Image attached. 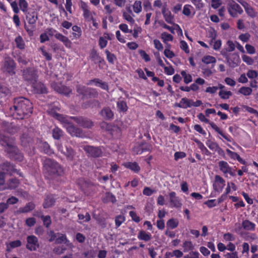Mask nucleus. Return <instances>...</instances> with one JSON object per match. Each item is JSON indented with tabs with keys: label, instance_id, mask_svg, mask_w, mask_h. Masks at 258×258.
Returning <instances> with one entry per match:
<instances>
[{
	"label": "nucleus",
	"instance_id": "nucleus-1",
	"mask_svg": "<svg viewBox=\"0 0 258 258\" xmlns=\"http://www.w3.org/2000/svg\"><path fill=\"white\" fill-rule=\"evenodd\" d=\"M33 106L30 101L24 97L14 99V105L10 108V112L13 117L18 119H23L32 114Z\"/></svg>",
	"mask_w": 258,
	"mask_h": 258
},
{
	"label": "nucleus",
	"instance_id": "nucleus-2",
	"mask_svg": "<svg viewBox=\"0 0 258 258\" xmlns=\"http://www.w3.org/2000/svg\"><path fill=\"white\" fill-rule=\"evenodd\" d=\"M43 170L52 180L61 181L64 171L63 167L54 160L46 158L43 163Z\"/></svg>",
	"mask_w": 258,
	"mask_h": 258
},
{
	"label": "nucleus",
	"instance_id": "nucleus-3",
	"mask_svg": "<svg viewBox=\"0 0 258 258\" xmlns=\"http://www.w3.org/2000/svg\"><path fill=\"white\" fill-rule=\"evenodd\" d=\"M0 144L5 147V151L10 159L17 162H21L23 160V154L14 145L12 138L0 134Z\"/></svg>",
	"mask_w": 258,
	"mask_h": 258
},
{
	"label": "nucleus",
	"instance_id": "nucleus-4",
	"mask_svg": "<svg viewBox=\"0 0 258 258\" xmlns=\"http://www.w3.org/2000/svg\"><path fill=\"white\" fill-rule=\"evenodd\" d=\"M198 118L202 122L209 123L211 127L227 142H231L232 141V138L229 134L223 133V132L214 122L210 121L208 119L206 118L203 113H199L198 115Z\"/></svg>",
	"mask_w": 258,
	"mask_h": 258
},
{
	"label": "nucleus",
	"instance_id": "nucleus-5",
	"mask_svg": "<svg viewBox=\"0 0 258 258\" xmlns=\"http://www.w3.org/2000/svg\"><path fill=\"white\" fill-rule=\"evenodd\" d=\"M77 92L82 96L83 99L96 98L98 96V93L96 89L80 85L77 86Z\"/></svg>",
	"mask_w": 258,
	"mask_h": 258
},
{
	"label": "nucleus",
	"instance_id": "nucleus-6",
	"mask_svg": "<svg viewBox=\"0 0 258 258\" xmlns=\"http://www.w3.org/2000/svg\"><path fill=\"white\" fill-rule=\"evenodd\" d=\"M0 170L5 174L10 176L13 175L16 173L20 177H23V173L20 170L17 169L15 165L8 161L5 162L0 165Z\"/></svg>",
	"mask_w": 258,
	"mask_h": 258
},
{
	"label": "nucleus",
	"instance_id": "nucleus-7",
	"mask_svg": "<svg viewBox=\"0 0 258 258\" xmlns=\"http://www.w3.org/2000/svg\"><path fill=\"white\" fill-rule=\"evenodd\" d=\"M16 64L11 57H6L2 67V71L9 76H13L16 74Z\"/></svg>",
	"mask_w": 258,
	"mask_h": 258
},
{
	"label": "nucleus",
	"instance_id": "nucleus-8",
	"mask_svg": "<svg viewBox=\"0 0 258 258\" xmlns=\"http://www.w3.org/2000/svg\"><path fill=\"white\" fill-rule=\"evenodd\" d=\"M55 145L57 150L66 156L68 160H73L75 155V151L70 146L65 145V148H63L62 145L59 143H56Z\"/></svg>",
	"mask_w": 258,
	"mask_h": 258
},
{
	"label": "nucleus",
	"instance_id": "nucleus-9",
	"mask_svg": "<svg viewBox=\"0 0 258 258\" xmlns=\"http://www.w3.org/2000/svg\"><path fill=\"white\" fill-rule=\"evenodd\" d=\"M83 150L88 154V156L93 158L101 157L102 155V151L100 147H94L86 145L83 147Z\"/></svg>",
	"mask_w": 258,
	"mask_h": 258
},
{
	"label": "nucleus",
	"instance_id": "nucleus-10",
	"mask_svg": "<svg viewBox=\"0 0 258 258\" xmlns=\"http://www.w3.org/2000/svg\"><path fill=\"white\" fill-rule=\"evenodd\" d=\"M74 120L79 126L85 128H91L94 126V122L89 118L84 116H72Z\"/></svg>",
	"mask_w": 258,
	"mask_h": 258
},
{
	"label": "nucleus",
	"instance_id": "nucleus-11",
	"mask_svg": "<svg viewBox=\"0 0 258 258\" xmlns=\"http://www.w3.org/2000/svg\"><path fill=\"white\" fill-rule=\"evenodd\" d=\"M23 77L25 80L30 84L36 83L38 79L36 71L31 68H28L24 71Z\"/></svg>",
	"mask_w": 258,
	"mask_h": 258
},
{
	"label": "nucleus",
	"instance_id": "nucleus-12",
	"mask_svg": "<svg viewBox=\"0 0 258 258\" xmlns=\"http://www.w3.org/2000/svg\"><path fill=\"white\" fill-rule=\"evenodd\" d=\"M51 86L56 92L66 96H68L72 93V90L70 87L63 85L61 83L53 82L51 84Z\"/></svg>",
	"mask_w": 258,
	"mask_h": 258
},
{
	"label": "nucleus",
	"instance_id": "nucleus-13",
	"mask_svg": "<svg viewBox=\"0 0 258 258\" xmlns=\"http://www.w3.org/2000/svg\"><path fill=\"white\" fill-rule=\"evenodd\" d=\"M39 247L38 239L34 235L27 237L26 248L30 251H36Z\"/></svg>",
	"mask_w": 258,
	"mask_h": 258
},
{
	"label": "nucleus",
	"instance_id": "nucleus-14",
	"mask_svg": "<svg viewBox=\"0 0 258 258\" xmlns=\"http://www.w3.org/2000/svg\"><path fill=\"white\" fill-rule=\"evenodd\" d=\"M228 10L229 14L233 17L237 16V14H241L243 10L241 7L234 1H232L228 5Z\"/></svg>",
	"mask_w": 258,
	"mask_h": 258
},
{
	"label": "nucleus",
	"instance_id": "nucleus-15",
	"mask_svg": "<svg viewBox=\"0 0 258 258\" xmlns=\"http://www.w3.org/2000/svg\"><path fill=\"white\" fill-rule=\"evenodd\" d=\"M225 185V180L220 175L215 176V180L213 184V189L218 193L221 192Z\"/></svg>",
	"mask_w": 258,
	"mask_h": 258
},
{
	"label": "nucleus",
	"instance_id": "nucleus-16",
	"mask_svg": "<svg viewBox=\"0 0 258 258\" xmlns=\"http://www.w3.org/2000/svg\"><path fill=\"white\" fill-rule=\"evenodd\" d=\"M27 133H24L20 137L21 145L24 147H30L33 144V140L32 136L28 133V129L25 127Z\"/></svg>",
	"mask_w": 258,
	"mask_h": 258
},
{
	"label": "nucleus",
	"instance_id": "nucleus-17",
	"mask_svg": "<svg viewBox=\"0 0 258 258\" xmlns=\"http://www.w3.org/2000/svg\"><path fill=\"white\" fill-rule=\"evenodd\" d=\"M54 117L58 120L62 125V126L66 129L69 126L73 123L71 120L72 119L71 118L72 116H68L56 113L54 114Z\"/></svg>",
	"mask_w": 258,
	"mask_h": 258
},
{
	"label": "nucleus",
	"instance_id": "nucleus-18",
	"mask_svg": "<svg viewBox=\"0 0 258 258\" xmlns=\"http://www.w3.org/2000/svg\"><path fill=\"white\" fill-rule=\"evenodd\" d=\"M20 184V181L16 178H12L8 180L5 184V186L0 187L1 190L5 189H14L18 187Z\"/></svg>",
	"mask_w": 258,
	"mask_h": 258
},
{
	"label": "nucleus",
	"instance_id": "nucleus-19",
	"mask_svg": "<svg viewBox=\"0 0 258 258\" xmlns=\"http://www.w3.org/2000/svg\"><path fill=\"white\" fill-rule=\"evenodd\" d=\"M66 130L72 137L79 138H83L84 137L83 130L75 126L73 123L69 126Z\"/></svg>",
	"mask_w": 258,
	"mask_h": 258
},
{
	"label": "nucleus",
	"instance_id": "nucleus-20",
	"mask_svg": "<svg viewBox=\"0 0 258 258\" xmlns=\"http://www.w3.org/2000/svg\"><path fill=\"white\" fill-rule=\"evenodd\" d=\"M226 61L230 67L234 68L238 66L240 63L239 56L236 53L230 54Z\"/></svg>",
	"mask_w": 258,
	"mask_h": 258
},
{
	"label": "nucleus",
	"instance_id": "nucleus-21",
	"mask_svg": "<svg viewBox=\"0 0 258 258\" xmlns=\"http://www.w3.org/2000/svg\"><path fill=\"white\" fill-rule=\"evenodd\" d=\"M169 202L171 207L176 208H180L182 206V203L179 197L176 196L175 191H171L169 194Z\"/></svg>",
	"mask_w": 258,
	"mask_h": 258
},
{
	"label": "nucleus",
	"instance_id": "nucleus-22",
	"mask_svg": "<svg viewBox=\"0 0 258 258\" xmlns=\"http://www.w3.org/2000/svg\"><path fill=\"white\" fill-rule=\"evenodd\" d=\"M66 3L65 4V8H63V6L60 4L58 6L59 12L61 13H64L66 17L68 16V13L70 14H73L72 6L73 3L72 0H66Z\"/></svg>",
	"mask_w": 258,
	"mask_h": 258
},
{
	"label": "nucleus",
	"instance_id": "nucleus-23",
	"mask_svg": "<svg viewBox=\"0 0 258 258\" xmlns=\"http://www.w3.org/2000/svg\"><path fill=\"white\" fill-rule=\"evenodd\" d=\"M100 114L107 120H111L114 118V113L109 107H103L100 111Z\"/></svg>",
	"mask_w": 258,
	"mask_h": 258
},
{
	"label": "nucleus",
	"instance_id": "nucleus-24",
	"mask_svg": "<svg viewBox=\"0 0 258 258\" xmlns=\"http://www.w3.org/2000/svg\"><path fill=\"white\" fill-rule=\"evenodd\" d=\"M31 85L35 93L42 94L47 93L46 87L41 82H37L36 81V83H33Z\"/></svg>",
	"mask_w": 258,
	"mask_h": 258
},
{
	"label": "nucleus",
	"instance_id": "nucleus-25",
	"mask_svg": "<svg viewBox=\"0 0 258 258\" xmlns=\"http://www.w3.org/2000/svg\"><path fill=\"white\" fill-rule=\"evenodd\" d=\"M93 83H95V85L96 86L99 87L101 89L106 91L109 90V87L107 83L103 82L102 80L98 78H95L90 80L89 82L87 83V85H91L93 84Z\"/></svg>",
	"mask_w": 258,
	"mask_h": 258
},
{
	"label": "nucleus",
	"instance_id": "nucleus-26",
	"mask_svg": "<svg viewBox=\"0 0 258 258\" xmlns=\"http://www.w3.org/2000/svg\"><path fill=\"white\" fill-rule=\"evenodd\" d=\"M56 202V198L55 195L49 194L46 196L43 204V207L44 209L49 208L54 205Z\"/></svg>",
	"mask_w": 258,
	"mask_h": 258
},
{
	"label": "nucleus",
	"instance_id": "nucleus-27",
	"mask_svg": "<svg viewBox=\"0 0 258 258\" xmlns=\"http://www.w3.org/2000/svg\"><path fill=\"white\" fill-rule=\"evenodd\" d=\"M25 14L26 15V19L28 23L30 25H34L38 19L37 12L32 10L27 12Z\"/></svg>",
	"mask_w": 258,
	"mask_h": 258
},
{
	"label": "nucleus",
	"instance_id": "nucleus-28",
	"mask_svg": "<svg viewBox=\"0 0 258 258\" xmlns=\"http://www.w3.org/2000/svg\"><path fill=\"white\" fill-rule=\"evenodd\" d=\"M162 13L166 22L169 24L173 23L174 17L172 15L171 12L166 8V5L163 6Z\"/></svg>",
	"mask_w": 258,
	"mask_h": 258
},
{
	"label": "nucleus",
	"instance_id": "nucleus-29",
	"mask_svg": "<svg viewBox=\"0 0 258 258\" xmlns=\"http://www.w3.org/2000/svg\"><path fill=\"white\" fill-rule=\"evenodd\" d=\"M239 2L244 7L245 12L248 16L251 18H254L256 16L257 13L247 3L244 1L242 2L239 1Z\"/></svg>",
	"mask_w": 258,
	"mask_h": 258
},
{
	"label": "nucleus",
	"instance_id": "nucleus-30",
	"mask_svg": "<svg viewBox=\"0 0 258 258\" xmlns=\"http://www.w3.org/2000/svg\"><path fill=\"white\" fill-rule=\"evenodd\" d=\"M55 38L57 40H59L60 41L62 42L66 47H71V41L67 37L63 35L62 34L57 32V33L55 34Z\"/></svg>",
	"mask_w": 258,
	"mask_h": 258
},
{
	"label": "nucleus",
	"instance_id": "nucleus-31",
	"mask_svg": "<svg viewBox=\"0 0 258 258\" xmlns=\"http://www.w3.org/2000/svg\"><path fill=\"white\" fill-rule=\"evenodd\" d=\"M226 152L231 159L237 160L240 163L243 165L246 164V161L241 158L237 153L233 152L228 149L226 150Z\"/></svg>",
	"mask_w": 258,
	"mask_h": 258
},
{
	"label": "nucleus",
	"instance_id": "nucleus-32",
	"mask_svg": "<svg viewBox=\"0 0 258 258\" xmlns=\"http://www.w3.org/2000/svg\"><path fill=\"white\" fill-rule=\"evenodd\" d=\"M192 100L186 98H182L179 103H176L175 106L182 108H187L192 107Z\"/></svg>",
	"mask_w": 258,
	"mask_h": 258
},
{
	"label": "nucleus",
	"instance_id": "nucleus-33",
	"mask_svg": "<svg viewBox=\"0 0 258 258\" xmlns=\"http://www.w3.org/2000/svg\"><path fill=\"white\" fill-rule=\"evenodd\" d=\"M137 237L140 240L147 242L152 239V235L151 233L142 230L139 232Z\"/></svg>",
	"mask_w": 258,
	"mask_h": 258
},
{
	"label": "nucleus",
	"instance_id": "nucleus-34",
	"mask_svg": "<svg viewBox=\"0 0 258 258\" xmlns=\"http://www.w3.org/2000/svg\"><path fill=\"white\" fill-rule=\"evenodd\" d=\"M218 166L220 170L224 174H228L229 172L231 167L228 163L225 161H220L218 162Z\"/></svg>",
	"mask_w": 258,
	"mask_h": 258
},
{
	"label": "nucleus",
	"instance_id": "nucleus-35",
	"mask_svg": "<svg viewBox=\"0 0 258 258\" xmlns=\"http://www.w3.org/2000/svg\"><path fill=\"white\" fill-rule=\"evenodd\" d=\"M35 208V205L33 202H29L24 207L20 208L18 212L20 213H26L29 212Z\"/></svg>",
	"mask_w": 258,
	"mask_h": 258
},
{
	"label": "nucleus",
	"instance_id": "nucleus-36",
	"mask_svg": "<svg viewBox=\"0 0 258 258\" xmlns=\"http://www.w3.org/2000/svg\"><path fill=\"white\" fill-rule=\"evenodd\" d=\"M41 148L42 152L44 154H47L49 156H50L54 154L53 149L51 148L49 144L46 142H44L42 143Z\"/></svg>",
	"mask_w": 258,
	"mask_h": 258
},
{
	"label": "nucleus",
	"instance_id": "nucleus-37",
	"mask_svg": "<svg viewBox=\"0 0 258 258\" xmlns=\"http://www.w3.org/2000/svg\"><path fill=\"white\" fill-rule=\"evenodd\" d=\"M125 167L128 169H130L135 173H138L141 170L140 166L136 162H127L125 164Z\"/></svg>",
	"mask_w": 258,
	"mask_h": 258
},
{
	"label": "nucleus",
	"instance_id": "nucleus-38",
	"mask_svg": "<svg viewBox=\"0 0 258 258\" xmlns=\"http://www.w3.org/2000/svg\"><path fill=\"white\" fill-rule=\"evenodd\" d=\"M242 227L246 230L253 231L255 228V224L248 220H245L242 223Z\"/></svg>",
	"mask_w": 258,
	"mask_h": 258
},
{
	"label": "nucleus",
	"instance_id": "nucleus-39",
	"mask_svg": "<svg viewBox=\"0 0 258 258\" xmlns=\"http://www.w3.org/2000/svg\"><path fill=\"white\" fill-rule=\"evenodd\" d=\"M179 221L177 219L170 218L166 222L167 229H173L177 227Z\"/></svg>",
	"mask_w": 258,
	"mask_h": 258
},
{
	"label": "nucleus",
	"instance_id": "nucleus-40",
	"mask_svg": "<svg viewBox=\"0 0 258 258\" xmlns=\"http://www.w3.org/2000/svg\"><path fill=\"white\" fill-rule=\"evenodd\" d=\"M194 141L197 144L198 148L201 150L203 154L207 156L211 155V153L207 149L201 141L198 139L194 140Z\"/></svg>",
	"mask_w": 258,
	"mask_h": 258
},
{
	"label": "nucleus",
	"instance_id": "nucleus-41",
	"mask_svg": "<svg viewBox=\"0 0 258 258\" xmlns=\"http://www.w3.org/2000/svg\"><path fill=\"white\" fill-rule=\"evenodd\" d=\"M102 201L104 203H108L109 202L114 203L116 202V200L115 197L112 193L107 192L104 197L102 198Z\"/></svg>",
	"mask_w": 258,
	"mask_h": 258
},
{
	"label": "nucleus",
	"instance_id": "nucleus-42",
	"mask_svg": "<svg viewBox=\"0 0 258 258\" xmlns=\"http://www.w3.org/2000/svg\"><path fill=\"white\" fill-rule=\"evenodd\" d=\"M52 137L54 139L59 140L63 135V132L59 127L55 126L52 131Z\"/></svg>",
	"mask_w": 258,
	"mask_h": 258
},
{
	"label": "nucleus",
	"instance_id": "nucleus-43",
	"mask_svg": "<svg viewBox=\"0 0 258 258\" xmlns=\"http://www.w3.org/2000/svg\"><path fill=\"white\" fill-rule=\"evenodd\" d=\"M15 43L17 48L19 49L24 50L25 48V43L20 35H18L15 38Z\"/></svg>",
	"mask_w": 258,
	"mask_h": 258
},
{
	"label": "nucleus",
	"instance_id": "nucleus-44",
	"mask_svg": "<svg viewBox=\"0 0 258 258\" xmlns=\"http://www.w3.org/2000/svg\"><path fill=\"white\" fill-rule=\"evenodd\" d=\"M99 102L96 100H91L89 101H87L86 102H83L82 104V108L83 109H87L89 107H94L96 105H99Z\"/></svg>",
	"mask_w": 258,
	"mask_h": 258
},
{
	"label": "nucleus",
	"instance_id": "nucleus-45",
	"mask_svg": "<svg viewBox=\"0 0 258 258\" xmlns=\"http://www.w3.org/2000/svg\"><path fill=\"white\" fill-rule=\"evenodd\" d=\"M216 37V34H215L214 36H212V38L210 41V45H212V43H214L213 48L215 50H218L220 49V48L221 47L222 41L220 39L215 40Z\"/></svg>",
	"mask_w": 258,
	"mask_h": 258
},
{
	"label": "nucleus",
	"instance_id": "nucleus-46",
	"mask_svg": "<svg viewBox=\"0 0 258 258\" xmlns=\"http://www.w3.org/2000/svg\"><path fill=\"white\" fill-rule=\"evenodd\" d=\"M117 108L119 112H125L128 109V107L125 101L119 100L117 102Z\"/></svg>",
	"mask_w": 258,
	"mask_h": 258
},
{
	"label": "nucleus",
	"instance_id": "nucleus-47",
	"mask_svg": "<svg viewBox=\"0 0 258 258\" xmlns=\"http://www.w3.org/2000/svg\"><path fill=\"white\" fill-rule=\"evenodd\" d=\"M40 218L43 222L44 226L47 228H49L52 223L50 216L49 215L44 216L42 215L40 216Z\"/></svg>",
	"mask_w": 258,
	"mask_h": 258
},
{
	"label": "nucleus",
	"instance_id": "nucleus-48",
	"mask_svg": "<svg viewBox=\"0 0 258 258\" xmlns=\"http://www.w3.org/2000/svg\"><path fill=\"white\" fill-rule=\"evenodd\" d=\"M72 30L74 31L72 33L73 37L76 39H79L82 35L81 28L77 25H75L72 27Z\"/></svg>",
	"mask_w": 258,
	"mask_h": 258
},
{
	"label": "nucleus",
	"instance_id": "nucleus-49",
	"mask_svg": "<svg viewBox=\"0 0 258 258\" xmlns=\"http://www.w3.org/2000/svg\"><path fill=\"white\" fill-rule=\"evenodd\" d=\"M18 4L21 10L25 14L28 12V3L26 0H19Z\"/></svg>",
	"mask_w": 258,
	"mask_h": 258
},
{
	"label": "nucleus",
	"instance_id": "nucleus-50",
	"mask_svg": "<svg viewBox=\"0 0 258 258\" xmlns=\"http://www.w3.org/2000/svg\"><path fill=\"white\" fill-rule=\"evenodd\" d=\"M182 78H183L184 83L188 84L192 82V76L189 74H187L185 71H182L180 73Z\"/></svg>",
	"mask_w": 258,
	"mask_h": 258
},
{
	"label": "nucleus",
	"instance_id": "nucleus-51",
	"mask_svg": "<svg viewBox=\"0 0 258 258\" xmlns=\"http://www.w3.org/2000/svg\"><path fill=\"white\" fill-rule=\"evenodd\" d=\"M182 247L183 248V251L184 252H188L190 250L194 249V245L191 241H185L183 243Z\"/></svg>",
	"mask_w": 258,
	"mask_h": 258
},
{
	"label": "nucleus",
	"instance_id": "nucleus-52",
	"mask_svg": "<svg viewBox=\"0 0 258 258\" xmlns=\"http://www.w3.org/2000/svg\"><path fill=\"white\" fill-rule=\"evenodd\" d=\"M202 61L203 63L208 64L210 63H216V59L215 57L213 56L206 55L202 58Z\"/></svg>",
	"mask_w": 258,
	"mask_h": 258
},
{
	"label": "nucleus",
	"instance_id": "nucleus-53",
	"mask_svg": "<svg viewBox=\"0 0 258 258\" xmlns=\"http://www.w3.org/2000/svg\"><path fill=\"white\" fill-rule=\"evenodd\" d=\"M125 218L123 215H119L115 218V228H118L124 222Z\"/></svg>",
	"mask_w": 258,
	"mask_h": 258
},
{
	"label": "nucleus",
	"instance_id": "nucleus-54",
	"mask_svg": "<svg viewBox=\"0 0 258 258\" xmlns=\"http://www.w3.org/2000/svg\"><path fill=\"white\" fill-rule=\"evenodd\" d=\"M134 12L139 14L142 12V2L141 1H136L133 5Z\"/></svg>",
	"mask_w": 258,
	"mask_h": 258
},
{
	"label": "nucleus",
	"instance_id": "nucleus-55",
	"mask_svg": "<svg viewBox=\"0 0 258 258\" xmlns=\"http://www.w3.org/2000/svg\"><path fill=\"white\" fill-rule=\"evenodd\" d=\"M252 92V89L248 87H242L238 90V93L244 96H249L251 95Z\"/></svg>",
	"mask_w": 258,
	"mask_h": 258
},
{
	"label": "nucleus",
	"instance_id": "nucleus-56",
	"mask_svg": "<svg viewBox=\"0 0 258 258\" xmlns=\"http://www.w3.org/2000/svg\"><path fill=\"white\" fill-rule=\"evenodd\" d=\"M105 53L108 61L111 64H114V60L116 59L115 55L113 53H111L108 49L105 50Z\"/></svg>",
	"mask_w": 258,
	"mask_h": 258
},
{
	"label": "nucleus",
	"instance_id": "nucleus-57",
	"mask_svg": "<svg viewBox=\"0 0 258 258\" xmlns=\"http://www.w3.org/2000/svg\"><path fill=\"white\" fill-rule=\"evenodd\" d=\"M206 144L210 150L215 152L219 147V145L216 142H213L210 140H208Z\"/></svg>",
	"mask_w": 258,
	"mask_h": 258
},
{
	"label": "nucleus",
	"instance_id": "nucleus-58",
	"mask_svg": "<svg viewBox=\"0 0 258 258\" xmlns=\"http://www.w3.org/2000/svg\"><path fill=\"white\" fill-rule=\"evenodd\" d=\"M58 237L55 239V243L61 244L62 243H66L68 240L66 234L62 233H58Z\"/></svg>",
	"mask_w": 258,
	"mask_h": 258
},
{
	"label": "nucleus",
	"instance_id": "nucleus-59",
	"mask_svg": "<svg viewBox=\"0 0 258 258\" xmlns=\"http://www.w3.org/2000/svg\"><path fill=\"white\" fill-rule=\"evenodd\" d=\"M122 16L124 19L127 21L130 24L133 25L135 23V21L133 18L132 14L128 13L125 12H123Z\"/></svg>",
	"mask_w": 258,
	"mask_h": 258
},
{
	"label": "nucleus",
	"instance_id": "nucleus-60",
	"mask_svg": "<svg viewBox=\"0 0 258 258\" xmlns=\"http://www.w3.org/2000/svg\"><path fill=\"white\" fill-rule=\"evenodd\" d=\"M90 57L91 59L96 64L101 56H100L96 50L93 49L90 54Z\"/></svg>",
	"mask_w": 258,
	"mask_h": 258
},
{
	"label": "nucleus",
	"instance_id": "nucleus-61",
	"mask_svg": "<svg viewBox=\"0 0 258 258\" xmlns=\"http://www.w3.org/2000/svg\"><path fill=\"white\" fill-rule=\"evenodd\" d=\"M232 93L230 91L221 90L219 93V96L223 99H227L230 96H232Z\"/></svg>",
	"mask_w": 258,
	"mask_h": 258
},
{
	"label": "nucleus",
	"instance_id": "nucleus-62",
	"mask_svg": "<svg viewBox=\"0 0 258 258\" xmlns=\"http://www.w3.org/2000/svg\"><path fill=\"white\" fill-rule=\"evenodd\" d=\"M161 38L164 43H166L167 41H172L173 39L172 35L167 32L162 33Z\"/></svg>",
	"mask_w": 258,
	"mask_h": 258
},
{
	"label": "nucleus",
	"instance_id": "nucleus-63",
	"mask_svg": "<svg viewBox=\"0 0 258 258\" xmlns=\"http://www.w3.org/2000/svg\"><path fill=\"white\" fill-rule=\"evenodd\" d=\"M241 58L242 60L248 65H251L254 62L253 59L246 54L242 55Z\"/></svg>",
	"mask_w": 258,
	"mask_h": 258
},
{
	"label": "nucleus",
	"instance_id": "nucleus-64",
	"mask_svg": "<svg viewBox=\"0 0 258 258\" xmlns=\"http://www.w3.org/2000/svg\"><path fill=\"white\" fill-rule=\"evenodd\" d=\"M98 44L100 49H102L106 47L108 41L104 37L100 36L99 38Z\"/></svg>",
	"mask_w": 258,
	"mask_h": 258
}]
</instances>
